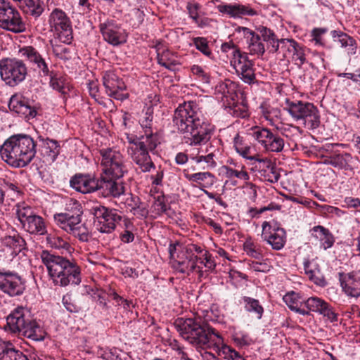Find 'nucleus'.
<instances>
[{"instance_id": "nucleus-1", "label": "nucleus", "mask_w": 360, "mask_h": 360, "mask_svg": "<svg viewBox=\"0 0 360 360\" xmlns=\"http://www.w3.org/2000/svg\"><path fill=\"white\" fill-rule=\"evenodd\" d=\"M173 126L187 136L191 146L207 143L212 135L214 127L202 119L198 104L195 101L184 102L174 112Z\"/></svg>"}, {"instance_id": "nucleus-2", "label": "nucleus", "mask_w": 360, "mask_h": 360, "mask_svg": "<svg viewBox=\"0 0 360 360\" xmlns=\"http://www.w3.org/2000/svg\"><path fill=\"white\" fill-rule=\"evenodd\" d=\"M37 141L25 134H17L8 138L0 147L1 159L15 168L27 166L37 153Z\"/></svg>"}, {"instance_id": "nucleus-3", "label": "nucleus", "mask_w": 360, "mask_h": 360, "mask_svg": "<svg viewBox=\"0 0 360 360\" xmlns=\"http://www.w3.org/2000/svg\"><path fill=\"white\" fill-rule=\"evenodd\" d=\"M41 259L55 285L65 287L81 283V269L75 260L51 254L46 250L42 251Z\"/></svg>"}, {"instance_id": "nucleus-4", "label": "nucleus", "mask_w": 360, "mask_h": 360, "mask_svg": "<svg viewBox=\"0 0 360 360\" xmlns=\"http://www.w3.org/2000/svg\"><path fill=\"white\" fill-rule=\"evenodd\" d=\"M82 214L81 204L71 199L66 204L64 212L55 214L53 218L60 229L77 237L79 240L86 242L89 240V233L86 224L82 222Z\"/></svg>"}, {"instance_id": "nucleus-5", "label": "nucleus", "mask_w": 360, "mask_h": 360, "mask_svg": "<svg viewBox=\"0 0 360 360\" xmlns=\"http://www.w3.org/2000/svg\"><path fill=\"white\" fill-rule=\"evenodd\" d=\"M174 325L181 336L195 345H206L212 335L219 339L221 338L213 328L210 327L207 323H202L196 319H179L175 321Z\"/></svg>"}, {"instance_id": "nucleus-6", "label": "nucleus", "mask_w": 360, "mask_h": 360, "mask_svg": "<svg viewBox=\"0 0 360 360\" xmlns=\"http://www.w3.org/2000/svg\"><path fill=\"white\" fill-rule=\"evenodd\" d=\"M7 326L13 333H18L34 341L44 340L46 333L34 320H27L25 309L18 307L7 317Z\"/></svg>"}, {"instance_id": "nucleus-7", "label": "nucleus", "mask_w": 360, "mask_h": 360, "mask_svg": "<svg viewBox=\"0 0 360 360\" xmlns=\"http://www.w3.org/2000/svg\"><path fill=\"white\" fill-rule=\"evenodd\" d=\"M159 143L157 134L146 130L145 135L139 137L137 144L131 148V158L141 172H149L152 168H155L148 153H153Z\"/></svg>"}, {"instance_id": "nucleus-8", "label": "nucleus", "mask_w": 360, "mask_h": 360, "mask_svg": "<svg viewBox=\"0 0 360 360\" xmlns=\"http://www.w3.org/2000/svg\"><path fill=\"white\" fill-rule=\"evenodd\" d=\"M49 24L50 31L53 32L55 37L49 41L54 52H57L60 48L57 44V39L64 44H70L72 39L71 22L63 10L53 9L49 15Z\"/></svg>"}, {"instance_id": "nucleus-9", "label": "nucleus", "mask_w": 360, "mask_h": 360, "mask_svg": "<svg viewBox=\"0 0 360 360\" xmlns=\"http://www.w3.org/2000/svg\"><path fill=\"white\" fill-rule=\"evenodd\" d=\"M285 109L296 120H303L310 129H316L320 125V116L317 108L311 103L285 101Z\"/></svg>"}, {"instance_id": "nucleus-10", "label": "nucleus", "mask_w": 360, "mask_h": 360, "mask_svg": "<svg viewBox=\"0 0 360 360\" xmlns=\"http://www.w3.org/2000/svg\"><path fill=\"white\" fill-rule=\"evenodd\" d=\"M27 74V67L21 60L6 58L0 61L1 77L11 86H15L22 82Z\"/></svg>"}, {"instance_id": "nucleus-11", "label": "nucleus", "mask_w": 360, "mask_h": 360, "mask_svg": "<svg viewBox=\"0 0 360 360\" xmlns=\"http://www.w3.org/2000/svg\"><path fill=\"white\" fill-rule=\"evenodd\" d=\"M100 154L101 155V165L105 175L121 179L127 172L123 155L120 151L108 148L100 150Z\"/></svg>"}, {"instance_id": "nucleus-12", "label": "nucleus", "mask_w": 360, "mask_h": 360, "mask_svg": "<svg viewBox=\"0 0 360 360\" xmlns=\"http://www.w3.org/2000/svg\"><path fill=\"white\" fill-rule=\"evenodd\" d=\"M0 27L14 33L26 29L18 11L6 0H0Z\"/></svg>"}, {"instance_id": "nucleus-13", "label": "nucleus", "mask_w": 360, "mask_h": 360, "mask_svg": "<svg viewBox=\"0 0 360 360\" xmlns=\"http://www.w3.org/2000/svg\"><path fill=\"white\" fill-rule=\"evenodd\" d=\"M98 28L103 39L109 44L119 46L127 41V35L122 29L121 25L113 19L102 20L98 17Z\"/></svg>"}, {"instance_id": "nucleus-14", "label": "nucleus", "mask_w": 360, "mask_h": 360, "mask_svg": "<svg viewBox=\"0 0 360 360\" xmlns=\"http://www.w3.org/2000/svg\"><path fill=\"white\" fill-rule=\"evenodd\" d=\"M25 289L22 278L18 274L0 269V290L11 297L22 295Z\"/></svg>"}, {"instance_id": "nucleus-15", "label": "nucleus", "mask_w": 360, "mask_h": 360, "mask_svg": "<svg viewBox=\"0 0 360 360\" xmlns=\"http://www.w3.org/2000/svg\"><path fill=\"white\" fill-rule=\"evenodd\" d=\"M103 84L108 96L120 101L128 98V94L123 92L126 89L124 82L113 72L108 71L104 73Z\"/></svg>"}, {"instance_id": "nucleus-16", "label": "nucleus", "mask_w": 360, "mask_h": 360, "mask_svg": "<svg viewBox=\"0 0 360 360\" xmlns=\"http://www.w3.org/2000/svg\"><path fill=\"white\" fill-rule=\"evenodd\" d=\"M236 60H231V64L235 69L240 79L246 84H252L257 82L254 62L249 59L247 53L238 56Z\"/></svg>"}, {"instance_id": "nucleus-17", "label": "nucleus", "mask_w": 360, "mask_h": 360, "mask_svg": "<svg viewBox=\"0 0 360 360\" xmlns=\"http://www.w3.org/2000/svg\"><path fill=\"white\" fill-rule=\"evenodd\" d=\"M98 182L96 191L104 198H117L124 193L125 188L120 179L105 175L101 176Z\"/></svg>"}, {"instance_id": "nucleus-18", "label": "nucleus", "mask_w": 360, "mask_h": 360, "mask_svg": "<svg viewBox=\"0 0 360 360\" xmlns=\"http://www.w3.org/2000/svg\"><path fill=\"white\" fill-rule=\"evenodd\" d=\"M338 278L343 291L350 297L360 296V276L355 272H339Z\"/></svg>"}, {"instance_id": "nucleus-19", "label": "nucleus", "mask_w": 360, "mask_h": 360, "mask_svg": "<svg viewBox=\"0 0 360 360\" xmlns=\"http://www.w3.org/2000/svg\"><path fill=\"white\" fill-rule=\"evenodd\" d=\"M304 304L309 311L327 317L331 322L338 321L337 314L334 312L330 304L321 298L310 297L304 301Z\"/></svg>"}, {"instance_id": "nucleus-20", "label": "nucleus", "mask_w": 360, "mask_h": 360, "mask_svg": "<svg viewBox=\"0 0 360 360\" xmlns=\"http://www.w3.org/2000/svg\"><path fill=\"white\" fill-rule=\"evenodd\" d=\"M8 107L11 110L30 120L36 117L37 112L34 106L23 97L13 96L11 98Z\"/></svg>"}, {"instance_id": "nucleus-21", "label": "nucleus", "mask_w": 360, "mask_h": 360, "mask_svg": "<svg viewBox=\"0 0 360 360\" xmlns=\"http://www.w3.org/2000/svg\"><path fill=\"white\" fill-rule=\"evenodd\" d=\"M39 144V152L44 158L45 162H54L60 153V146L57 141L44 138L42 136L37 137Z\"/></svg>"}, {"instance_id": "nucleus-22", "label": "nucleus", "mask_w": 360, "mask_h": 360, "mask_svg": "<svg viewBox=\"0 0 360 360\" xmlns=\"http://www.w3.org/2000/svg\"><path fill=\"white\" fill-rule=\"evenodd\" d=\"M98 179L90 175L75 174L70 179V186L76 191L82 193H89L98 189Z\"/></svg>"}, {"instance_id": "nucleus-23", "label": "nucleus", "mask_w": 360, "mask_h": 360, "mask_svg": "<svg viewBox=\"0 0 360 360\" xmlns=\"http://www.w3.org/2000/svg\"><path fill=\"white\" fill-rule=\"evenodd\" d=\"M267 228L269 230L271 226L269 222L264 221L262 224V236L265 240L270 244L273 249L279 250L282 249L285 243V231L282 228L274 229L273 233L270 235L267 234Z\"/></svg>"}, {"instance_id": "nucleus-24", "label": "nucleus", "mask_w": 360, "mask_h": 360, "mask_svg": "<svg viewBox=\"0 0 360 360\" xmlns=\"http://www.w3.org/2000/svg\"><path fill=\"white\" fill-rule=\"evenodd\" d=\"M219 12L228 15L230 18H241L243 15L253 16L257 14L252 8L238 4H219L216 6Z\"/></svg>"}, {"instance_id": "nucleus-25", "label": "nucleus", "mask_w": 360, "mask_h": 360, "mask_svg": "<svg viewBox=\"0 0 360 360\" xmlns=\"http://www.w3.org/2000/svg\"><path fill=\"white\" fill-rule=\"evenodd\" d=\"M239 29L243 31L245 37L248 39L250 53L262 56L265 52V47L261 41L260 35L245 27H240Z\"/></svg>"}, {"instance_id": "nucleus-26", "label": "nucleus", "mask_w": 360, "mask_h": 360, "mask_svg": "<svg viewBox=\"0 0 360 360\" xmlns=\"http://www.w3.org/2000/svg\"><path fill=\"white\" fill-rule=\"evenodd\" d=\"M122 217L115 210L110 211L103 220L96 224V229L101 233H111L116 227V224L120 223Z\"/></svg>"}, {"instance_id": "nucleus-27", "label": "nucleus", "mask_w": 360, "mask_h": 360, "mask_svg": "<svg viewBox=\"0 0 360 360\" xmlns=\"http://www.w3.org/2000/svg\"><path fill=\"white\" fill-rule=\"evenodd\" d=\"M26 14L34 18L39 17L44 11V3L41 0H13Z\"/></svg>"}, {"instance_id": "nucleus-28", "label": "nucleus", "mask_w": 360, "mask_h": 360, "mask_svg": "<svg viewBox=\"0 0 360 360\" xmlns=\"http://www.w3.org/2000/svg\"><path fill=\"white\" fill-rule=\"evenodd\" d=\"M20 52L22 55L27 57L31 63H35L44 75H48L49 74L46 63L34 48L32 46H26L22 49Z\"/></svg>"}, {"instance_id": "nucleus-29", "label": "nucleus", "mask_w": 360, "mask_h": 360, "mask_svg": "<svg viewBox=\"0 0 360 360\" xmlns=\"http://www.w3.org/2000/svg\"><path fill=\"white\" fill-rule=\"evenodd\" d=\"M331 35L335 42L339 43L341 47L347 49L349 54L356 53V44L355 39L352 37L337 30L332 31Z\"/></svg>"}, {"instance_id": "nucleus-30", "label": "nucleus", "mask_w": 360, "mask_h": 360, "mask_svg": "<svg viewBox=\"0 0 360 360\" xmlns=\"http://www.w3.org/2000/svg\"><path fill=\"white\" fill-rule=\"evenodd\" d=\"M311 233L319 239L324 250L331 248L335 242L334 237L330 231L322 226H316L312 228Z\"/></svg>"}, {"instance_id": "nucleus-31", "label": "nucleus", "mask_w": 360, "mask_h": 360, "mask_svg": "<svg viewBox=\"0 0 360 360\" xmlns=\"http://www.w3.org/2000/svg\"><path fill=\"white\" fill-rule=\"evenodd\" d=\"M184 174L185 178L187 180H188L189 181L198 183L199 188L200 189H202L204 187H206V185L202 184V181H205L206 183V184L208 186H212L215 181L214 176L209 172H198V173L190 174L185 169L184 171Z\"/></svg>"}, {"instance_id": "nucleus-32", "label": "nucleus", "mask_w": 360, "mask_h": 360, "mask_svg": "<svg viewBox=\"0 0 360 360\" xmlns=\"http://www.w3.org/2000/svg\"><path fill=\"white\" fill-rule=\"evenodd\" d=\"M23 229L31 234L43 235L46 232L44 219L37 214L28 220Z\"/></svg>"}, {"instance_id": "nucleus-33", "label": "nucleus", "mask_w": 360, "mask_h": 360, "mask_svg": "<svg viewBox=\"0 0 360 360\" xmlns=\"http://www.w3.org/2000/svg\"><path fill=\"white\" fill-rule=\"evenodd\" d=\"M243 300L245 304V310L255 314L257 319H261L264 313V308L260 304L259 300L246 296L243 297Z\"/></svg>"}, {"instance_id": "nucleus-34", "label": "nucleus", "mask_w": 360, "mask_h": 360, "mask_svg": "<svg viewBox=\"0 0 360 360\" xmlns=\"http://www.w3.org/2000/svg\"><path fill=\"white\" fill-rule=\"evenodd\" d=\"M311 264L309 260L304 262V269L305 274L316 285L324 287L327 285V282L323 275L321 274L319 269H312L310 268Z\"/></svg>"}, {"instance_id": "nucleus-35", "label": "nucleus", "mask_w": 360, "mask_h": 360, "mask_svg": "<svg viewBox=\"0 0 360 360\" xmlns=\"http://www.w3.org/2000/svg\"><path fill=\"white\" fill-rule=\"evenodd\" d=\"M284 143V140L281 136L271 132L264 148L271 152L279 153L283 150Z\"/></svg>"}, {"instance_id": "nucleus-36", "label": "nucleus", "mask_w": 360, "mask_h": 360, "mask_svg": "<svg viewBox=\"0 0 360 360\" xmlns=\"http://www.w3.org/2000/svg\"><path fill=\"white\" fill-rule=\"evenodd\" d=\"M250 134L257 140L264 148L272 132L270 129L259 126H255L250 129Z\"/></svg>"}, {"instance_id": "nucleus-37", "label": "nucleus", "mask_w": 360, "mask_h": 360, "mask_svg": "<svg viewBox=\"0 0 360 360\" xmlns=\"http://www.w3.org/2000/svg\"><path fill=\"white\" fill-rule=\"evenodd\" d=\"M257 160L260 165H262L263 168H267L269 169V173L267 174L268 181L271 183L278 182L281 175L279 172H278L275 164L267 158Z\"/></svg>"}, {"instance_id": "nucleus-38", "label": "nucleus", "mask_w": 360, "mask_h": 360, "mask_svg": "<svg viewBox=\"0 0 360 360\" xmlns=\"http://www.w3.org/2000/svg\"><path fill=\"white\" fill-rule=\"evenodd\" d=\"M15 214L22 224V228L26 226L28 220L32 219V217L35 214L30 207L25 206L24 205H18L16 206Z\"/></svg>"}, {"instance_id": "nucleus-39", "label": "nucleus", "mask_w": 360, "mask_h": 360, "mask_svg": "<svg viewBox=\"0 0 360 360\" xmlns=\"http://www.w3.org/2000/svg\"><path fill=\"white\" fill-rule=\"evenodd\" d=\"M3 243L16 251H20L25 245L24 239L18 233L13 236H6L2 239Z\"/></svg>"}, {"instance_id": "nucleus-40", "label": "nucleus", "mask_w": 360, "mask_h": 360, "mask_svg": "<svg viewBox=\"0 0 360 360\" xmlns=\"http://www.w3.org/2000/svg\"><path fill=\"white\" fill-rule=\"evenodd\" d=\"M332 155V166L338 169H347L351 155L349 153H334Z\"/></svg>"}, {"instance_id": "nucleus-41", "label": "nucleus", "mask_w": 360, "mask_h": 360, "mask_svg": "<svg viewBox=\"0 0 360 360\" xmlns=\"http://www.w3.org/2000/svg\"><path fill=\"white\" fill-rule=\"evenodd\" d=\"M46 241L51 248L55 249H65L68 250L70 247L68 242L56 234H49L46 237Z\"/></svg>"}, {"instance_id": "nucleus-42", "label": "nucleus", "mask_w": 360, "mask_h": 360, "mask_svg": "<svg viewBox=\"0 0 360 360\" xmlns=\"http://www.w3.org/2000/svg\"><path fill=\"white\" fill-rule=\"evenodd\" d=\"M112 209H108L105 206L101 205H96L89 208V214L93 215L94 217V224L98 223L105 217V216L110 214V211H112Z\"/></svg>"}, {"instance_id": "nucleus-43", "label": "nucleus", "mask_w": 360, "mask_h": 360, "mask_svg": "<svg viewBox=\"0 0 360 360\" xmlns=\"http://www.w3.org/2000/svg\"><path fill=\"white\" fill-rule=\"evenodd\" d=\"M244 250L247 255L256 259H262L263 255L259 246L251 240H246L243 245Z\"/></svg>"}, {"instance_id": "nucleus-44", "label": "nucleus", "mask_w": 360, "mask_h": 360, "mask_svg": "<svg viewBox=\"0 0 360 360\" xmlns=\"http://www.w3.org/2000/svg\"><path fill=\"white\" fill-rule=\"evenodd\" d=\"M191 71L196 78L203 84L210 83V75L207 68L198 65H193L191 68Z\"/></svg>"}, {"instance_id": "nucleus-45", "label": "nucleus", "mask_w": 360, "mask_h": 360, "mask_svg": "<svg viewBox=\"0 0 360 360\" xmlns=\"http://www.w3.org/2000/svg\"><path fill=\"white\" fill-rule=\"evenodd\" d=\"M50 85L62 94L68 93V87L65 86L64 79L61 77H57L53 72L50 73Z\"/></svg>"}, {"instance_id": "nucleus-46", "label": "nucleus", "mask_w": 360, "mask_h": 360, "mask_svg": "<svg viewBox=\"0 0 360 360\" xmlns=\"http://www.w3.org/2000/svg\"><path fill=\"white\" fill-rule=\"evenodd\" d=\"M20 352L15 349L11 343L7 342L0 352V360H16Z\"/></svg>"}, {"instance_id": "nucleus-47", "label": "nucleus", "mask_w": 360, "mask_h": 360, "mask_svg": "<svg viewBox=\"0 0 360 360\" xmlns=\"http://www.w3.org/2000/svg\"><path fill=\"white\" fill-rule=\"evenodd\" d=\"M158 62L168 70H173L177 64L176 60L171 57L170 52L168 51L158 54Z\"/></svg>"}, {"instance_id": "nucleus-48", "label": "nucleus", "mask_w": 360, "mask_h": 360, "mask_svg": "<svg viewBox=\"0 0 360 360\" xmlns=\"http://www.w3.org/2000/svg\"><path fill=\"white\" fill-rule=\"evenodd\" d=\"M280 49L283 52V57L287 58L288 55L293 52L297 43L292 39H281L280 41Z\"/></svg>"}, {"instance_id": "nucleus-49", "label": "nucleus", "mask_w": 360, "mask_h": 360, "mask_svg": "<svg viewBox=\"0 0 360 360\" xmlns=\"http://www.w3.org/2000/svg\"><path fill=\"white\" fill-rule=\"evenodd\" d=\"M221 49L222 52L226 53L231 56V60H236L238 56H243L245 53H242L239 49L231 41L221 44Z\"/></svg>"}, {"instance_id": "nucleus-50", "label": "nucleus", "mask_w": 360, "mask_h": 360, "mask_svg": "<svg viewBox=\"0 0 360 360\" xmlns=\"http://www.w3.org/2000/svg\"><path fill=\"white\" fill-rule=\"evenodd\" d=\"M193 44L198 51L207 57H211L212 51L209 48L207 40L204 37H195L193 39Z\"/></svg>"}, {"instance_id": "nucleus-51", "label": "nucleus", "mask_w": 360, "mask_h": 360, "mask_svg": "<svg viewBox=\"0 0 360 360\" xmlns=\"http://www.w3.org/2000/svg\"><path fill=\"white\" fill-rule=\"evenodd\" d=\"M283 301L292 311L295 309L297 306L302 305V303L301 301H300V297L298 294L295 293V292H288L285 295H284Z\"/></svg>"}, {"instance_id": "nucleus-52", "label": "nucleus", "mask_w": 360, "mask_h": 360, "mask_svg": "<svg viewBox=\"0 0 360 360\" xmlns=\"http://www.w3.org/2000/svg\"><path fill=\"white\" fill-rule=\"evenodd\" d=\"M153 110L150 108H147L143 117L140 119L139 122L145 131L147 130L148 132L152 131V122H153Z\"/></svg>"}, {"instance_id": "nucleus-53", "label": "nucleus", "mask_w": 360, "mask_h": 360, "mask_svg": "<svg viewBox=\"0 0 360 360\" xmlns=\"http://www.w3.org/2000/svg\"><path fill=\"white\" fill-rule=\"evenodd\" d=\"M292 53V60H294L295 65L299 68H301L306 61L303 48L297 44V47H295V50H294Z\"/></svg>"}, {"instance_id": "nucleus-54", "label": "nucleus", "mask_w": 360, "mask_h": 360, "mask_svg": "<svg viewBox=\"0 0 360 360\" xmlns=\"http://www.w3.org/2000/svg\"><path fill=\"white\" fill-rule=\"evenodd\" d=\"M233 341L240 347L248 346L252 343V339L245 333H237L233 335Z\"/></svg>"}, {"instance_id": "nucleus-55", "label": "nucleus", "mask_w": 360, "mask_h": 360, "mask_svg": "<svg viewBox=\"0 0 360 360\" xmlns=\"http://www.w3.org/2000/svg\"><path fill=\"white\" fill-rule=\"evenodd\" d=\"M200 5L195 1L188 2L186 5V9L189 16L195 22H198L199 17V10Z\"/></svg>"}, {"instance_id": "nucleus-56", "label": "nucleus", "mask_w": 360, "mask_h": 360, "mask_svg": "<svg viewBox=\"0 0 360 360\" xmlns=\"http://www.w3.org/2000/svg\"><path fill=\"white\" fill-rule=\"evenodd\" d=\"M226 175L229 178L236 177L243 180H248L250 178L249 174L246 171H238L229 167H226Z\"/></svg>"}, {"instance_id": "nucleus-57", "label": "nucleus", "mask_w": 360, "mask_h": 360, "mask_svg": "<svg viewBox=\"0 0 360 360\" xmlns=\"http://www.w3.org/2000/svg\"><path fill=\"white\" fill-rule=\"evenodd\" d=\"M125 204L130 209V212L136 214L135 212L140 208L141 202L138 197L130 195L126 199Z\"/></svg>"}, {"instance_id": "nucleus-58", "label": "nucleus", "mask_w": 360, "mask_h": 360, "mask_svg": "<svg viewBox=\"0 0 360 360\" xmlns=\"http://www.w3.org/2000/svg\"><path fill=\"white\" fill-rule=\"evenodd\" d=\"M153 206L158 214H162L163 213H166V212L167 211V210L169 208V207L165 203L164 196H158L155 198Z\"/></svg>"}, {"instance_id": "nucleus-59", "label": "nucleus", "mask_w": 360, "mask_h": 360, "mask_svg": "<svg viewBox=\"0 0 360 360\" xmlns=\"http://www.w3.org/2000/svg\"><path fill=\"white\" fill-rule=\"evenodd\" d=\"M257 30L259 32L260 37H262L263 41L265 42H267L269 40L271 41L276 37L274 31L264 26L258 27Z\"/></svg>"}, {"instance_id": "nucleus-60", "label": "nucleus", "mask_w": 360, "mask_h": 360, "mask_svg": "<svg viewBox=\"0 0 360 360\" xmlns=\"http://www.w3.org/2000/svg\"><path fill=\"white\" fill-rule=\"evenodd\" d=\"M97 355L105 360H115L117 358V356H115L112 350L108 348H98Z\"/></svg>"}, {"instance_id": "nucleus-61", "label": "nucleus", "mask_w": 360, "mask_h": 360, "mask_svg": "<svg viewBox=\"0 0 360 360\" xmlns=\"http://www.w3.org/2000/svg\"><path fill=\"white\" fill-rule=\"evenodd\" d=\"M63 304L65 309L71 313H77L80 310V307L72 303L70 297L64 296L63 298Z\"/></svg>"}, {"instance_id": "nucleus-62", "label": "nucleus", "mask_w": 360, "mask_h": 360, "mask_svg": "<svg viewBox=\"0 0 360 360\" xmlns=\"http://www.w3.org/2000/svg\"><path fill=\"white\" fill-rule=\"evenodd\" d=\"M281 39H278L276 37L274 39H272L271 41H268L267 44V49H269L270 53H278L280 49V43Z\"/></svg>"}, {"instance_id": "nucleus-63", "label": "nucleus", "mask_w": 360, "mask_h": 360, "mask_svg": "<svg viewBox=\"0 0 360 360\" xmlns=\"http://www.w3.org/2000/svg\"><path fill=\"white\" fill-rule=\"evenodd\" d=\"M344 202L348 208H354L360 211V199L358 198L346 197Z\"/></svg>"}, {"instance_id": "nucleus-64", "label": "nucleus", "mask_w": 360, "mask_h": 360, "mask_svg": "<svg viewBox=\"0 0 360 360\" xmlns=\"http://www.w3.org/2000/svg\"><path fill=\"white\" fill-rule=\"evenodd\" d=\"M224 353L226 354L229 358L232 360H245L238 352L229 346H225L224 347Z\"/></svg>"}]
</instances>
